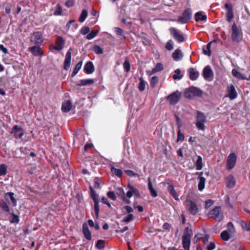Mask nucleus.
I'll return each mask as SVG.
<instances>
[{
	"mask_svg": "<svg viewBox=\"0 0 250 250\" xmlns=\"http://www.w3.org/2000/svg\"><path fill=\"white\" fill-rule=\"evenodd\" d=\"M72 52V48H70L69 49L66 54L65 60L63 62V68L65 70H68L70 68L71 61Z\"/></svg>",
	"mask_w": 250,
	"mask_h": 250,
	"instance_id": "obj_12",
	"label": "nucleus"
},
{
	"mask_svg": "<svg viewBox=\"0 0 250 250\" xmlns=\"http://www.w3.org/2000/svg\"><path fill=\"white\" fill-rule=\"evenodd\" d=\"M240 225L243 229L250 231V222L241 221Z\"/></svg>",
	"mask_w": 250,
	"mask_h": 250,
	"instance_id": "obj_35",
	"label": "nucleus"
},
{
	"mask_svg": "<svg viewBox=\"0 0 250 250\" xmlns=\"http://www.w3.org/2000/svg\"><path fill=\"white\" fill-rule=\"evenodd\" d=\"M225 7L227 10L226 13L227 21L229 22H230L234 17L232 6L230 4L226 3L225 4Z\"/></svg>",
	"mask_w": 250,
	"mask_h": 250,
	"instance_id": "obj_16",
	"label": "nucleus"
},
{
	"mask_svg": "<svg viewBox=\"0 0 250 250\" xmlns=\"http://www.w3.org/2000/svg\"><path fill=\"white\" fill-rule=\"evenodd\" d=\"M184 96L186 98L188 99H191L193 97L192 95V93H191V91L190 90L189 88L187 89L185 92H184Z\"/></svg>",
	"mask_w": 250,
	"mask_h": 250,
	"instance_id": "obj_51",
	"label": "nucleus"
},
{
	"mask_svg": "<svg viewBox=\"0 0 250 250\" xmlns=\"http://www.w3.org/2000/svg\"><path fill=\"white\" fill-rule=\"evenodd\" d=\"M12 215V217L9 218V221L11 223H18L20 221L19 216L13 212L9 213Z\"/></svg>",
	"mask_w": 250,
	"mask_h": 250,
	"instance_id": "obj_32",
	"label": "nucleus"
},
{
	"mask_svg": "<svg viewBox=\"0 0 250 250\" xmlns=\"http://www.w3.org/2000/svg\"><path fill=\"white\" fill-rule=\"evenodd\" d=\"M72 107V104L70 101H67L64 102L62 106V109L63 112H67L69 111Z\"/></svg>",
	"mask_w": 250,
	"mask_h": 250,
	"instance_id": "obj_28",
	"label": "nucleus"
},
{
	"mask_svg": "<svg viewBox=\"0 0 250 250\" xmlns=\"http://www.w3.org/2000/svg\"><path fill=\"white\" fill-rule=\"evenodd\" d=\"M203 172H201L200 173V176H201ZM198 178L199 179V182L198 183V188L200 191H202L205 188L206 179L202 176H199Z\"/></svg>",
	"mask_w": 250,
	"mask_h": 250,
	"instance_id": "obj_25",
	"label": "nucleus"
},
{
	"mask_svg": "<svg viewBox=\"0 0 250 250\" xmlns=\"http://www.w3.org/2000/svg\"><path fill=\"white\" fill-rule=\"evenodd\" d=\"M0 207L2 210H3L4 211H6L8 213L10 212L9 206L6 202L2 201L0 203Z\"/></svg>",
	"mask_w": 250,
	"mask_h": 250,
	"instance_id": "obj_43",
	"label": "nucleus"
},
{
	"mask_svg": "<svg viewBox=\"0 0 250 250\" xmlns=\"http://www.w3.org/2000/svg\"><path fill=\"white\" fill-rule=\"evenodd\" d=\"M88 223L90 227L95 228V229L98 230L99 229V226L98 224H95L92 220H88Z\"/></svg>",
	"mask_w": 250,
	"mask_h": 250,
	"instance_id": "obj_63",
	"label": "nucleus"
},
{
	"mask_svg": "<svg viewBox=\"0 0 250 250\" xmlns=\"http://www.w3.org/2000/svg\"><path fill=\"white\" fill-rule=\"evenodd\" d=\"M94 212L95 214L96 218L98 219L99 217V213L100 212V207L99 201L94 202Z\"/></svg>",
	"mask_w": 250,
	"mask_h": 250,
	"instance_id": "obj_41",
	"label": "nucleus"
},
{
	"mask_svg": "<svg viewBox=\"0 0 250 250\" xmlns=\"http://www.w3.org/2000/svg\"><path fill=\"white\" fill-rule=\"evenodd\" d=\"M215 248V244L214 242H211L206 245L207 250H213Z\"/></svg>",
	"mask_w": 250,
	"mask_h": 250,
	"instance_id": "obj_61",
	"label": "nucleus"
},
{
	"mask_svg": "<svg viewBox=\"0 0 250 250\" xmlns=\"http://www.w3.org/2000/svg\"><path fill=\"white\" fill-rule=\"evenodd\" d=\"M62 13V8L60 5L57 4L56 9L54 12V15L56 16L61 15Z\"/></svg>",
	"mask_w": 250,
	"mask_h": 250,
	"instance_id": "obj_54",
	"label": "nucleus"
},
{
	"mask_svg": "<svg viewBox=\"0 0 250 250\" xmlns=\"http://www.w3.org/2000/svg\"><path fill=\"white\" fill-rule=\"evenodd\" d=\"M166 48L168 50H171L173 48V42L172 40H169L167 43Z\"/></svg>",
	"mask_w": 250,
	"mask_h": 250,
	"instance_id": "obj_58",
	"label": "nucleus"
},
{
	"mask_svg": "<svg viewBox=\"0 0 250 250\" xmlns=\"http://www.w3.org/2000/svg\"><path fill=\"white\" fill-rule=\"evenodd\" d=\"M203 75L206 80L210 81L212 80L213 76V72L209 65L205 67L203 71Z\"/></svg>",
	"mask_w": 250,
	"mask_h": 250,
	"instance_id": "obj_11",
	"label": "nucleus"
},
{
	"mask_svg": "<svg viewBox=\"0 0 250 250\" xmlns=\"http://www.w3.org/2000/svg\"><path fill=\"white\" fill-rule=\"evenodd\" d=\"M84 72L86 74H91L94 71V66L91 62H88L85 64L84 68Z\"/></svg>",
	"mask_w": 250,
	"mask_h": 250,
	"instance_id": "obj_22",
	"label": "nucleus"
},
{
	"mask_svg": "<svg viewBox=\"0 0 250 250\" xmlns=\"http://www.w3.org/2000/svg\"><path fill=\"white\" fill-rule=\"evenodd\" d=\"M236 183L234 177L232 175H229L226 178V185L227 187L229 188H233Z\"/></svg>",
	"mask_w": 250,
	"mask_h": 250,
	"instance_id": "obj_17",
	"label": "nucleus"
},
{
	"mask_svg": "<svg viewBox=\"0 0 250 250\" xmlns=\"http://www.w3.org/2000/svg\"><path fill=\"white\" fill-rule=\"evenodd\" d=\"M232 74L234 77L238 80H247L248 81L250 80V76L248 78H247L235 69L232 70Z\"/></svg>",
	"mask_w": 250,
	"mask_h": 250,
	"instance_id": "obj_23",
	"label": "nucleus"
},
{
	"mask_svg": "<svg viewBox=\"0 0 250 250\" xmlns=\"http://www.w3.org/2000/svg\"><path fill=\"white\" fill-rule=\"evenodd\" d=\"M175 117H176V124L178 126V129H179L181 128V127H182V126L183 125L182 122L181 120L180 119V118L178 116L176 115Z\"/></svg>",
	"mask_w": 250,
	"mask_h": 250,
	"instance_id": "obj_64",
	"label": "nucleus"
},
{
	"mask_svg": "<svg viewBox=\"0 0 250 250\" xmlns=\"http://www.w3.org/2000/svg\"><path fill=\"white\" fill-rule=\"evenodd\" d=\"M153 68L155 69V71L158 72L163 70L164 67L163 65L161 63H158L156 64V66Z\"/></svg>",
	"mask_w": 250,
	"mask_h": 250,
	"instance_id": "obj_60",
	"label": "nucleus"
},
{
	"mask_svg": "<svg viewBox=\"0 0 250 250\" xmlns=\"http://www.w3.org/2000/svg\"><path fill=\"white\" fill-rule=\"evenodd\" d=\"M175 74L173 75V78L174 80H180L182 78L180 75L181 71L179 69H176L175 71Z\"/></svg>",
	"mask_w": 250,
	"mask_h": 250,
	"instance_id": "obj_46",
	"label": "nucleus"
},
{
	"mask_svg": "<svg viewBox=\"0 0 250 250\" xmlns=\"http://www.w3.org/2000/svg\"><path fill=\"white\" fill-rule=\"evenodd\" d=\"M167 184L168 185L167 188V191L169 192L170 195L174 198L175 200H179V195L176 193L173 185L169 183H167Z\"/></svg>",
	"mask_w": 250,
	"mask_h": 250,
	"instance_id": "obj_19",
	"label": "nucleus"
},
{
	"mask_svg": "<svg viewBox=\"0 0 250 250\" xmlns=\"http://www.w3.org/2000/svg\"><path fill=\"white\" fill-rule=\"evenodd\" d=\"M89 188L90 190L91 197L92 198L93 202L99 201L98 195L96 193V191L91 186Z\"/></svg>",
	"mask_w": 250,
	"mask_h": 250,
	"instance_id": "obj_36",
	"label": "nucleus"
},
{
	"mask_svg": "<svg viewBox=\"0 0 250 250\" xmlns=\"http://www.w3.org/2000/svg\"><path fill=\"white\" fill-rule=\"evenodd\" d=\"M94 52L97 54H101L103 53V49L99 46L95 45L93 49Z\"/></svg>",
	"mask_w": 250,
	"mask_h": 250,
	"instance_id": "obj_48",
	"label": "nucleus"
},
{
	"mask_svg": "<svg viewBox=\"0 0 250 250\" xmlns=\"http://www.w3.org/2000/svg\"><path fill=\"white\" fill-rule=\"evenodd\" d=\"M30 41L34 44H41L43 42L42 34L41 32H36L32 35Z\"/></svg>",
	"mask_w": 250,
	"mask_h": 250,
	"instance_id": "obj_9",
	"label": "nucleus"
},
{
	"mask_svg": "<svg viewBox=\"0 0 250 250\" xmlns=\"http://www.w3.org/2000/svg\"><path fill=\"white\" fill-rule=\"evenodd\" d=\"M171 34L173 38L179 42H182L184 41V38L182 34H180L174 28H171L170 29Z\"/></svg>",
	"mask_w": 250,
	"mask_h": 250,
	"instance_id": "obj_15",
	"label": "nucleus"
},
{
	"mask_svg": "<svg viewBox=\"0 0 250 250\" xmlns=\"http://www.w3.org/2000/svg\"><path fill=\"white\" fill-rule=\"evenodd\" d=\"M14 193L12 192H7L5 194V199L8 200V199L9 198L11 200V202L12 204V206L13 207H16L17 206V200L14 196Z\"/></svg>",
	"mask_w": 250,
	"mask_h": 250,
	"instance_id": "obj_24",
	"label": "nucleus"
},
{
	"mask_svg": "<svg viewBox=\"0 0 250 250\" xmlns=\"http://www.w3.org/2000/svg\"><path fill=\"white\" fill-rule=\"evenodd\" d=\"M188 72L189 78L192 81L196 80L199 76V72L193 68H189Z\"/></svg>",
	"mask_w": 250,
	"mask_h": 250,
	"instance_id": "obj_20",
	"label": "nucleus"
},
{
	"mask_svg": "<svg viewBox=\"0 0 250 250\" xmlns=\"http://www.w3.org/2000/svg\"><path fill=\"white\" fill-rule=\"evenodd\" d=\"M184 134L182 133L181 131V129H178L177 132V141H181L183 142L184 140Z\"/></svg>",
	"mask_w": 250,
	"mask_h": 250,
	"instance_id": "obj_50",
	"label": "nucleus"
},
{
	"mask_svg": "<svg viewBox=\"0 0 250 250\" xmlns=\"http://www.w3.org/2000/svg\"><path fill=\"white\" fill-rule=\"evenodd\" d=\"M56 45H52L51 47L57 51H60L63 49L65 44V41L61 37H58L55 41Z\"/></svg>",
	"mask_w": 250,
	"mask_h": 250,
	"instance_id": "obj_14",
	"label": "nucleus"
},
{
	"mask_svg": "<svg viewBox=\"0 0 250 250\" xmlns=\"http://www.w3.org/2000/svg\"><path fill=\"white\" fill-rule=\"evenodd\" d=\"M158 78L156 76H153L152 77L150 84L152 87H154L155 86L156 84L158 83Z\"/></svg>",
	"mask_w": 250,
	"mask_h": 250,
	"instance_id": "obj_57",
	"label": "nucleus"
},
{
	"mask_svg": "<svg viewBox=\"0 0 250 250\" xmlns=\"http://www.w3.org/2000/svg\"><path fill=\"white\" fill-rule=\"evenodd\" d=\"M96 247L98 249H103L104 247V241L103 240H99L97 241Z\"/></svg>",
	"mask_w": 250,
	"mask_h": 250,
	"instance_id": "obj_49",
	"label": "nucleus"
},
{
	"mask_svg": "<svg viewBox=\"0 0 250 250\" xmlns=\"http://www.w3.org/2000/svg\"><path fill=\"white\" fill-rule=\"evenodd\" d=\"M196 169L201 170L203 168L202 158L200 156H198L197 160L195 163Z\"/></svg>",
	"mask_w": 250,
	"mask_h": 250,
	"instance_id": "obj_34",
	"label": "nucleus"
},
{
	"mask_svg": "<svg viewBox=\"0 0 250 250\" xmlns=\"http://www.w3.org/2000/svg\"><path fill=\"white\" fill-rule=\"evenodd\" d=\"M207 121V117L205 114L201 111H197L196 126L198 130H204L205 125L204 124Z\"/></svg>",
	"mask_w": 250,
	"mask_h": 250,
	"instance_id": "obj_2",
	"label": "nucleus"
},
{
	"mask_svg": "<svg viewBox=\"0 0 250 250\" xmlns=\"http://www.w3.org/2000/svg\"><path fill=\"white\" fill-rule=\"evenodd\" d=\"M133 214H129L124 218L123 221L126 223H128L130 221H132L133 220Z\"/></svg>",
	"mask_w": 250,
	"mask_h": 250,
	"instance_id": "obj_56",
	"label": "nucleus"
},
{
	"mask_svg": "<svg viewBox=\"0 0 250 250\" xmlns=\"http://www.w3.org/2000/svg\"><path fill=\"white\" fill-rule=\"evenodd\" d=\"M172 57L175 61H178L183 58V54L181 50L176 49L172 54Z\"/></svg>",
	"mask_w": 250,
	"mask_h": 250,
	"instance_id": "obj_26",
	"label": "nucleus"
},
{
	"mask_svg": "<svg viewBox=\"0 0 250 250\" xmlns=\"http://www.w3.org/2000/svg\"><path fill=\"white\" fill-rule=\"evenodd\" d=\"M227 95L226 97H229L230 100H233L237 98V93L235 88L232 84L228 85L227 88Z\"/></svg>",
	"mask_w": 250,
	"mask_h": 250,
	"instance_id": "obj_13",
	"label": "nucleus"
},
{
	"mask_svg": "<svg viewBox=\"0 0 250 250\" xmlns=\"http://www.w3.org/2000/svg\"><path fill=\"white\" fill-rule=\"evenodd\" d=\"M186 208L192 215H195L198 211V208L194 202L190 200H187L184 203Z\"/></svg>",
	"mask_w": 250,
	"mask_h": 250,
	"instance_id": "obj_8",
	"label": "nucleus"
},
{
	"mask_svg": "<svg viewBox=\"0 0 250 250\" xmlns=\"http://www.w3.org/2000/svg\"><path fill=\"white\" fill-rule=\"evenodd\" d=\"M207 19L206 15H203L201 12H198L195 14V20L196 21H206Z\"/></svg>",
	"mask_w": 250,
	"mask_h": 250,
	"instance_id": "obj_29",
	"label": "nucleus"
},
{
	"mask_svg": "<svg viewBox=\"0 0 250 250\" xmlns=\"http://www.w3.org/2000/svg\"><path fill=\"white\" fill-rule=\"evenodd\" d=\"M28 50L36 56H42L43 55V51L39 46H33L29 47Z\"/></svg>",
	"mask_w": 250,
	"mask_h": 250,
	"instance_id": "obj_18",
	"label": "nucleus"
},
{
	"mask_svg": "<svg viewBox=\"0 0 250 250\" xmlns=\"http://www.w3.org/2000/svg\"><path fill=\"white\" fill-rule=\"evenodd\" d=\"M87 14L88 13L86 10H83L79 19V21L81 22H83L85 21V19L86 18Z\"/></svg>",
	"mask_w": 250,
	"mask_h": 250,
	"instance_id": "obj_40",
	"label": "nucleus"
},
{
	"mask_svg": "<svg viewBox=\"0 0 250 250\" xmlns=\"http://www.w3.org/2000/svg\"><path fill=\"white\" fill-rule=\"evenodd\" d=\"M117 194L122 198H125V193L122 188H118V191L117 192Z\"/></svg>",
	"mask_w": 250,
	"mask_h": 250,
	"instance_id": "obj_55",
	"label": "nucleus"
},
{
	"mask_svg": "<svg viewBox=\"0 0 250 250\" xmlns=\"http://www.w3.org/2000/svg\"><path fill=\"white\" fill-rule=\"evenodd\" d=\"M83 232L85 238L88 240H91L92 239L91 232L86 223H84L83 225Z\"/></svg>",
	"mask_w": 250,
	"mask_h": 250,
	"instance_id": "obj_21",
	"label": "nucleus"
},
{
	"mask_svg": "<svg viewBox=\"0 0 250 250\" xmlns=\"http://www.w3.org/2000/svg\"><path fill=\"white\" fill-rule=\"evenodd\" d=\"M227 228H228V229L231 233H233L235 231L234 226L233 224H232V223L231 222L228 223V224L227 225Z\"/></svg>",
	"mask_w": 250,
	"mask_h": 250,
	"instance_id": "obj_53",
	"label": "nucleus"
},
{
	"mask_svg": "<svg viewBox=\"0 0 250 250\" xmlns=\"http://www.w3.org/2000/svg\"><path fill=\"white\" fill-rule=\"evenodd\" d=\"M209 215L217 221H220L223 218V214L220 207H215L209 213Z\"/></svg>",
	"mask_w": 250,
	"mask_h": 250,
	"instance_id": "obj_4",
	"label": "nucleus"
},
{
	"mask_svg": "<svg viewBox=\"0 0 250 250\" xmlns=\"http://www.w3.org/2000/svg\"><path fill=\"white\" fill-rule=\"evenodd\" d=\"M220 236L222 240L224 241H228L230 238L229 234V232L226 230L223 231L221 232Z\"/></svg>",
	"mask_w": 250,
	"mask_h": 250,
	"instance_id": "obj_42",
	"label": "nucleus"
},
{
	"mask_svg": "<svg viewBox=\"0 0 250 250\" xmlns=\"http://www.w3.org/2000/svg\"><path fill=\"white\" fill-rule=\"evenodd\" d=\"M148 188L150 192V194L152 197H156L157 196V191L153 188L150 178H148Z\"/></svg>",
	"mask_w": 250,
	"mask_h": 250,
	"instance_id": "obj_27",
	"label": "nucleus"
},
{
	"mask_svg": "<svg viewBox=\"0 0 250 250\" xmlns=\"http://www.w3.org/2000/svg\"><path fill=\"white\" fill-rule=\"evenodd\" d=\"M82 62H80L76 64L74 70L72 73V77H74L78 73L82 67Z\"/></svg>",
	"mask_w": 250,
	"mask_h": 250,
	"instance_id": "obj_38",
	"label": "nucleus"
},
{
	"mask_svg": "<svg viewBox=\"0 0 250 250\" xmlns=\"http://www.w3.org/2000/svg\"><path fill=\"white\" fill-rule=\"evenodd\" d=\"M236 159V155L234 153H231L229 155L227 161V168L228 169L231 170L235 167Z\"/></svg>",
	"mask_w": 250,
	"mask_h": 250,
	"instance_id": "obj_10",
	"label": "nucleus"
},
{
	"mask_svg": "<svg viewBox=\"0 0 250 250\" xmlns=\"http://www.w3.org/2000/svg\"><path fill=\"white\" fill-rule=\"evenodd\" d=\"M7 173V167L4 164L0 165V175H4Z\"/></svg>",
	"mask_w": 250,
	"mask_h": 250,
	"instance_id": "obj_47",
	"label": "nucleus"
},
{
	"mask_svg": "<svg viewBox=\"0 0 250 250\" xmlns=\"http://www.w3.org/2000/svg\"><path fill=\"white\" fill-rule=\"evenodd\" d=\"M193 235L191 229L187 227L182 236V244L185 250H189L190 238Z\"/></svg>",
	"mask_w": 250,
	"mask_h": 250,
	"instance_id": "obj_1",
	"label": "nucleus"
},
{
	"mask_svg": "<svg viewBox=\"0 0 250 250\" xmlns=\"http://www.w3.org/2000/svg\"><path fill=\"white\" fill-rule=\"evenodd\" d=\"M114 31L117 35H118L119 36H121L124 37V38H125V36L124 35L123 30L121 28H120L119 27H115Z\"/></svg>",
	"mask_w": 250,
	"mask_h": 250,
	"instance_id": "obj_62",
	"label": "nucleus"
},
{
	"mask_svg": "<svg viewBox=\"0 0 250 250\" xmlns=\"http://www.w3.org/2000/svg\"><path fill=\"white\" fill-rule=\"evenodd\" d=\"M212 42H210L206 46H204L203 47V53L208 56H210L211 55V44Z\"/></svg>",
	"mask_w": 250,
	"mask_h": 250,
	"instance_id": "obj_31",
	"label": "nucleus"
},
{
	"mask_svg": "<svg viewBox=\"0 0 250 250\" xmlns=\"http://www.w3.org/2000/svg\"><path fill=\"white\" fill-rule=\"evenodd\" d=\"M181 97V93L178 91L173 92L167 98V100L170 105L176 104Z\"/></svg>",
	"mask_w": 250,
	"mask_h": 250,
	"instance_id": "obj_5",
	"label": "nucleus"
},
{
	"mask_svg": "<svg viewBox=\"0 0 250 250\" xmlns=\"http://www.w3.org/2000/svg\"><path fill=\"white\" fill-rule=\"evenodd\" d=\"M11 134L16 139H19L22 138L24 134V132L21 126L15 125L12 128Z\"/></svg>",
	"mask_w": 250,
	"mask_h": 250,
	"instance_id": "obj_7",
	"label": "nucleus"
},
{
	"mask_svg": "<svg viewBox=\"0 0 250 250\" xmlns=\"http://www.w3.org/2000/svg\"><path fill=\"white\" fill-rule=\"evenodd\" d=\"M231 38L235 42H239L241 39V32L235 23L232 25Z\"/></svg>",
	"mask_w": 250,
	"mask_h": 250,
	"instance_id": "obj_6",
	"label": "nucleus"
},
{
	"mask_svg": "<svg viewBox=\"0 0 250 250\" xmlns=\"http://www.w3.org/2000/svg\"><path fill=\"white\" fill-rule=\"evenodd\" d=\"M98 32H99L98 30L92 31L90 33L87 34V35L86 36V39L88 40H90L93 39L94 37H95L97 36Z\"/></svg>",
	"mask_w": 250,
	"mask_h": 250,
	"instance_id": "obj_44",
	"label": "nucleus"
},
{
	"mask_svg": "<svg viewBox=\"0 0 250 250\" xmlns=\"http://www.w3.org/2000/svg\"><path fill=\"white\" fill-rule=\"evenodd\" d=\"M140 83L138 85V88L140 91H143L146 87V82L142 77L139 79Z\"/></svg>",
	"mask_w": 250,
	"mask_h": 250,
	"instance_id": "obj_39",
	"label": "nucleus"
},
{
	"mask_svg": "<svg viewBox=\"0 0 250 250\" xmlns=\"http://www.w3.org/2000/svg\"><path fill=\"white\" fill-rule=\"evenodd\" d=\"M111 171L114 174L118 176L119 177H121L122 176L123 172L121 169L116 168L114 167H111Z\"/></svg>",
	"mask_w": 250,
	"mask_h": 250,
	"instance_id": "obj_37",
	"label": "nucleus"
},
{
	"mask_svg": "<svg viewBox=\"0 0 250 250\" xmlns=\"http://www.w3.org/2000/svg\"><path fill=\"white\" fill-rule=\"evenodd\" d=\"M190 90L193 96L200 97L202 95V91L198 87L192 86L189 87Z\"/></svg>",
	"mask_w": 250,
	"mask_h": 250,
	"instance_id": "obj_30",
	"label": "nucleus"
},
{
	"mask_svg": "<svg viewBox=\"0 0 250 250\" xmlns=\"http://www.w3.org/2000/svg\"><path fill=\"white\" fill-rule=\"evenodd\" d=\"M94 83V81L92 79H86L82 80L80 81V83L77 84L78 86L86 85L92 84Z\"/></svg>",
	"mask_w": 250,
	"mask_h": 250,
	"instance_id": "obj_33",
	"label": "nucleus"
},
{
	"mask_svg": "<svg viewBox=\"0 0 250 250\" xmlns=\"http://www.w3.org/2000/svg\"><path fill=\"white\" fill-rule=\"evenodd\" d=\"M191 9L188 8L183 12L182 16L178 17L177 21L181 24L186 23L191 18Z\"/></svg>",
	"mask_w": 250,
	"mask_h": 250,
	"instance_id": "obj_3",
	"label": "nucleus"
},
{
	"mask_svg": "<svg viewBox=\"0 0 250 250\" xmlns=\"http://www.w3.org/2000/svg\"><path fill=\"white\" fill-rule=\"evenodd\" d=\"M125 173L130 177H139L140 175L131 170H126Z\"/></svg>",
	"mask_w": 250,
	"mask_h": 250,
	"instance_id": "obj_52",
	"label": "nucleus"
},
{
	"mask_svg": "<svg viewBox=\"0 0 250 250\" xmlns=\"http://www.w3.org/2000/svg\"><path fill=\"white\" fill-rule=\"evenodd\" d=\"M128 188L129 189H132V191L133 192V194H135L136 196H137L138 197H139L140 196V192L139 190L132 187V186L129 185Z\"/></svg>",
	"mask_w": 250,
	"mask_h": 250,
	"instance_id": "obj_59",
	"label": "nucleus"
},
{
	"mask_svg": "<svg viewBox=\"0 0 250 250\" xmlns=\"http://www.w3.org/2000/svg\"><path fill=\"white\" fill-rule=\"evenodd\" d=\"M125 71L128 72L130 69V65L127 59H126L123 64Z\"/></svg>",
	"mask_w": 250,
	"mask_h": 250,
	"instance_id": "obj_45",
	"label": "nucleus"
}]
</instances>
